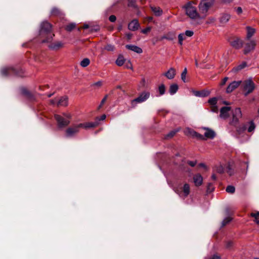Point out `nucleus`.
<instances>
[{
	"label": "nucleus",
	"instance_id": "1",
	"mask_svg": "<svg viewBox=\"0 0 259 259\" xmlns=\"http://www.w3.org/2000/svg\"><path fill=\"white\" fill-rule=\"evenodd\" d=\"M52 25L48 21H43L40 25L39 36L42 43L51 42L54 34L52 33Z\"/></svg>",
	"mask_w": 259,
	"mask_h": 259
},
{
	"label": "nucleus",
	"instance_id": "2",
	"mask_svg": "<svg viewBox=\"0 0 259 259\" xmlns=\"http://www.w3.org/2000/svg\"><path fill=\"white\" fill-rule=\"evenodd\" d=\"M59 128H63L67 126L70 122L71 115L69 113H64L62 115H55Z\"/></svg>",
	"mask_w": 259,
	"mask_h": 259
},
{
	"label": "nucleus",
	"instance_id": "3",
	"mask_svg": "<svg viewBox=\"0 0 259 259\" xmlns=\"http://www.w3.org/2000/svg\"><path fill=\"white\" fill-rule=\"evenodd\" d=\"M175 191L180 197L185 199L190 193V186L189 184L185 183L183 185H179L175 188Z\"/></svg>",
	"mask_w": 259,
	"mask_h": 259
},
{
	"label": "nucleus",
	"instance_id": "4",
	"mask_svg": "<svg viewBox=\"0 0 259 259\" xmlns=\"http://www.w3.org/2000/svg\"><path fill=\"white\" fill-rule=\"evenodd\" d=\"M242 116L240 108H236L232 111V119L229 122L231 125L236 126L239 123V120Z\"/></svg>",
	"mask_w": 259,
	"mask_h": 259
},
{
	"label": "nucleus",
	"instance_id": "5",
	"mask_svg": "<svg viewBox=\"0 0 259 259\" xmlns=\"http://www.w3.org/2000/svg\"><path fill=\"white\" fill-rule=\"evenodd\" d=\"M184 8L185 9L186 14L190 18L195 19L198 16L196 8L193 7L190 3H187Z\"/></svg>",
	"mask_w": 259,
	"mask_h": 259
},
{
	"label": "nucleus",
	"instance_id": "6",
	"mask_svg": "<svg viewBox=\"0 0 259 259\" xmlns=\"http://www.w3.org/2000/svg\"><path fill=\"white\" fill-rule=\"evenodd\" d=\"M213 0H202L199 5V8L200 13L205 14L208 9L213 4Z\"/></svg>",
	"mask_w": 259,
	"mask_h": 259
},
{
	"label": "nucleus",
	"instance_id": "7",
	"mask_svg": "<svg viewBox=\"0 0 259 259\" xmlns=\"http://www.w3.org/2000/svg\"><path fill=\"white\" fill-rule=\"evenodd\" d=\"M84 126L83 123H80L74 125L69 127L66 131V136L67 137H72L79 132V129Z\"/></svg>",
	"mask_w": 259,
	"mask_h": 259
},
{
	"label": "nucleus",
	"instance_id": "8",
	"mask_svg": "<svg viewBox=\"0 0 259 259\" xmlns=\"http://www.w3.org/2000/svg\"><path fill=\"white\" fill-rule=\"evenodd\" d=\"M243 89L246 92L245 93V96L251 93L254 89V84L253 81L250 79L244 81L243 82Z\"/></svg>",
	"mask_w": 259,
	"mask_h": 259
},
{
	"label": "nucleus",
	"instance_id": "9",
	"mask_svg": "<svg viewBox=\"0 0 259 259\" xmlns=\"http://www.w3.org/2000/svg\"><path fill=\"white\" fill-rule=\"evenodd\" d=\"M256 41L254 40H248V41L245 45L244 53L247 54L255 49L256 46Z\"/></svg>",
	"mask_w": 259,
	"mask_h": 259
},
{
	"label": "nucleus",
	"instance_id": "10",
	"mask_svg": "<svg viewBox=\"0 0 259 259\" xmlns=\"http://www.w3.org/2000/svg\"><path fill=\"white\" fill-rule=\"evenodd\" d=\"M146 100V93L143 92L138 98L131 101V106L132 108H135L137 104L144 102Z\"/></svg>",
	"mask_w": 259,
	"mask_h": 259
},
{
	"label": "nucleus",
	"instance_id": "11",
	"mask_svg": "<svg viewBox=\"0 0 259 259\" xmlns=\"http://www.w3.org/2000/svg\"><path fill=\"white\" fill-rule=\"evenodd\" d=\"M17 74L16 69L12 67H5L2 68L1 74L2 76H7L10 73Z\"/></svg>",
	"mask_w": 259,
	"mask_h": 259
},
{
	"label": "nucleus",
	"instance_id": "12",
	"mask_svg": "<svg viewBox=\"0 0 259 259\" xmlns=\"http://www.w3.org/2000/svg\"><path fill=\"white\" fill-rule=\"evenodd\" d=\"M231 110V107H223L220 110V117L223 119H226L229 116V112Z\"/></svg>",
	"mask_w": 259,
	"mask_h": 259
},
{
	"label": "nucleus",
	"instance_id": "13",
	"mask_svg": "<svg viewBox=\"0 0 259 259\" xmlns=\"http://www.w3.org/2000/svg\"><path fill=\"white\" fill-rule=\"evenodd\" d=\"M241 83V81H234L231 82L227 88L226 92L230 93L238 88Z\"/></svg>",
	"mask_w": 259,
	"mask_h": 259
},
{
	"label": "nucleus",
	"instance_id": "14",
	"mask_svg": "<svg viewBox=\"0 0 259 259\" xmlns=\"http://www.w3.org/2000/svg\"><path fill=\"white\" fill-rule=\"evenodd\" d=\"M217 101L218 99L215 97L212 98L208 101V103L211 105V110L213 112H218V108L216 105Z\"/></svg>",
	"mask_w": 259,
	"mask_h": 259
},
{
	"label": "nucleus",
	"instance_id": "15",
	"mask_svg": "<svg viewBox=\"0 0 259 259\" xmlns=\"http://www.w3.org/2000/svg\"><path fill=\"white\" fill-rule=\"evenodd\" d=\"M231 45L233 48L236 49H239L242 48L243 46V41L241 39L237 38L231 42Z\"/></svg>",
	"mask_w": 259,
	"mask_h": 259
},
{
	"label": "nucleus",
	"instance_id": "16",
	"mask_svg": "<svg viewBox=\"0 0 259 259\" xmlns=\"http://www.w3.org/2000/svg\"><path fill=\"white\" fill-rule=\"evenodd\" d=\"M231 15L229 14L223 13L221 15L219 21L222 24H225L229 21Z\"/></svg>",
	"mask_w": 259,
	"mask_h": 259
},
{
	"label": "nucleus",
	"instance_id": "17",
	"mask_svg": "<svg viewBox=\"0 0 259 259\" xmlns=\"http://www.w3.org/2000/svg\"><path fill=\"white\" fill-rule=\"evenodd\" d=\"M63 43L61 41H56L49 45V48L52 50H57L63 47Z\"/></svg>",
	"mask_w": 259,
	"mask_h": 259
},
{
	"label": "nucleus",
	"instance_id": "18",
	"mask_svg": "<svg viewBox=\"0 0 259 259\" xmlns=\"http://www.w3.org/2000/svg\"><path fill=\"white\" fill-rule=\"evenodd\" d=\"M68 98L64 96L58 99L57 102V106H66L68 105Z\"/></svg>",
	"mask_w": 259,
	"mask_h": 259
},
{
	"label": "nucleus",
	"instance_id": "19",
	"mask_svg": "<svg viewBox=\"0 0 259 259\" xmlns=\"http://www.w3.org/2000/svg\"><path fill=\"white\" fill-rule=\"evenodd\" d=\"M193 182L196 186H200L202 185L203 178L200 174H197L193 177Z\"/></svg>",
	"mask_w": 259,
	"mask_h": 259
},
{
	"label": "nucleus",
	"instance_id": "20",
	"mask_svg": "<svg viewBox=\"0 0 259 259\" xmlns=\"http://www.w3.org/2000/svg\"><path fill=\"white\" fill-rule=\"evenodd\" d=\"M139 27V24L137 20H134L131 21L128 25V28L132 31H135Z\"/></svg>",
	"mask_w": 259,
	"mask_h": 259
},
{
	"label": "nucleus",
	"instance_id": "21",
	"mask_svg": "<svg viewBox=\"0 0 259 259\" xmlns=\"http://www.w3.org/2000/svg\"><path fill=\"white\" fill-rule=\"evenodd\" d=\"M164 75L166 76L167 78L172 79L176 75V70L174 68H170L164 74Z\"/></svg>",
	"mask_w": 259,
	"mask_h": 259
},
{
	"label": "nucleus",
	"instance_id": "22",
	"mask_svg": "<svg viewBox=\"0 0 259 259\" xmlns=\"http://www.w3.org/2000/svg\"><path fill=\"white\" fill-rule=\"evenodd\" d=\"M210 93L208 91L203 90L201 91H193V94L196 97H204L208 96Z\"/></svg>",
	"mask_w": 259,
	"mask_h": 259
},
{
	"label": "nucleus",
	"instance_id": "23",
	"mask_svg": "<svg viewBox=\"0 0 259 259\" xmlns=\"http://www.w3.org/2000/svg\"><path fill=\"white\" fill-rule=\"evenodd\" d=\"M125 47L130 50H132L135 52H136L138 54H140L142 52V49H141L140 48L136 46H134V45H127Z\"/></svg>",
	"mask_w": 259,
	"mask_h": 259
},
{
	"label": "nucleus",
	"instance_id": "24",
	"mask_svg": "<svg viewBox=\"0 0 259 259\" xmlns=\"http://www.w3.org/2000/svg\"><path fill=\"white\" fill-rule=\"evenodd\" d=\"M152 12L156 16H160L162 13V10L158 7L150 6Z\"/></svg>",
	"mask_w": 259,
	"mask_h": 259
},
{
	"label": "nucleus",
	"instance_id": "25",
	"mask_svg": "<svg viewBox=\"0 0 259 259\" xmlns=\"http://www.w3.org/2000/svg\"><path fill=\"white\" fill-rule=\"evenodd\" d=\"M247 29V35L246 39L249 40L251 37L255 32V29L250 26L246 27Z\"/></svg>",
	"mask_w": 259,
	"mask_h": 259
},
{
	"label": "nucleus",
	"instance_id": "26",
	"mask_svg": "<svg viewBox=\"0 0 259 259\" xmlns=\"http://www.w3.org/2000/svg\"><path fill=\"white\" fill-rule=\"evenodd\" d=\"M215 136V134L212 130L206 128V131L204 133L205 138L213 139Z\"/></svg>",
	"mask_w": 259,
	"mask_h": 259
},
{
	"label": "nucleus",
	"instance_id": "27",
	"mask_svg": "<svg viewBox=\"0 0 259 259\" xmlns=\"http://www.w3.org/2000/svg\"><path fill=\"white\" fill-rule=\"evenodd\" d=\"M233 163L232 162H228L226 167L227 172L230 175L232 176L234 172L233 169Z\"/></svg>",
	"mask_w": 259,
	"mask_h": 259
},
{
	"label": "nucleus",
	"instance_id": "28",
	"mask_svg": "<svg viewBox=\"0 0 259 259\" xmlns=\"http://www.w3.org/2000/svg\"><path fill=\"white\" fill-rule=\"evenodd\" d=\"M247 66V64L245 62H243L241 64L235 67L232 69V71L234 72H237L241 69L244 68Z\"/></svg>",
	"mask_w": 259,
	"mask_h": 259
},
{
	"label": "nucleus",
	"instance_id": "29",
	"mask_svg": "<svg viewBox=\"0 0 259 259\" xmlns=\"http://www.w3.org/2000/svg\"><path fill=\"white\" fill-rule=\"evenodd\" d=\"M178 85L177 84H172L170 85L169 92L171 95L175 94L178 90Z\"/></svg>",
	"mask_w": 259,
	"mask_h": 259
},
{
	"label": "nucleus",
	"instance_id": "30",
	"mask_svg": "<svg viewBox=\"0 0 259 259\" xmlns=\"http://www.w3.org/2000/svg\"><path fill=\"white\" fill-rule=\"evenodd\" d=\"M84 126L82 127L84 128H89V127H94L97 126L99 124V122L98 121H96L93 122H88L86 123H83Z\"/></svg>",
	"mask_w": 259,
	"mask_h": 259
},
{
	"label": "nucleus",
	"instance_id": "31",
	"mask_svg": "<svg viewBox=\"0 0 259 259\" xmlns=\"http://www.w3.org/2000/svg\"><path fill=\"white\" fill-rule=\"evenodd\" d=\"M247 128L246 125L243 124L237 128L236 132L238 135L242 134Z\"/></svg>",
	"mask_w": 259,
	"mask_h": 259
},
{
	"label": "nucleus",
	"instance_id": "32",
	"mask_svg": "<svg viewBox=\"0 0 259 259\" xmlns=\"http://www.w3.org/2000/svg\"><path fill=\"white\" fill-rule=\"evenodd\" d=\"M90 63V60L88 58L83 59L80 63V65L82 67H85L88 66Z\"/></svg>",
	"mask_w": 259,
	"mask_h": 259
},
{
	"label": "nucleus",
	"instance_id": "33",
	"mask_svg": "<svg viewBox=\"0 0 259 259\" xmlns=\"http://www.w3.org/2000/svg\"><path fill=\"white\" fill-rule=\"evenodd\" d=\"M175 37V35L172 33H168L162 37V38H165L167 40H172Z\"/></svg>",
	"mask_w": 259,
	"mask_h": 259
},
{
	"label": "nucleus",
	"instance_id": "34",
	"mask_svg": "<svg viewBox=\"0 0 259 259\" xmlns=\"http://www.w3.org/2000/svg\"><path fill=\"white\" fill-rule=\"evenodd\" d=\"M177 132V131H170L168 134L165 135L164 136V139H169L171 138H172L176 133Z\"/></svg>",
	"mask_w": 259,
	"mask_h": 259
},
{
	"label": "nucleus",
	"instance_id": "35",
	"mask_svg": "<svg viewBox=\"0 0 259 259\" xmlns=\"http://www.w3.org/2000/svg\"><path fill=\"white\" fill-rule=\"evenodd\" d=\"M124 59H123V57H122V56L118 57V58L117 59V60L116 61V64L119 66H122L124 64Z\"/></svg>",
	"mask_w": 259,
	"mask_h": 259
},
{
	"label": "nucleus",
	"instance_id": "36",
	"mask_svg": "<svg viewBox=\"0 0 259 259\" xmlns=\"http://www.w3.org/2000/svg\"><path fill=\"white\" fill-rule=\"evenodd\" d=\"M187 73V68H185L184 69V70L183 71V72H182L181 75V79L184 82H186L187 81L186 80Z\"/></svg>",
	"mask_w": 259,
	"mask_h": 259
},
{
	"label": "nucleus",
	"instance_id": "37",
	"mask_svg": "<svg viewBox=\"0 0 259 259\" xmlns=\"http://www.w3.org/2000/svg\"><path fill=\"white\" fill-rule=\"evenodd\" d=\"M158 92L160 95H163L165 92V87L163 84H161L158 87Z\"/></svg>",
	"mask_w": 259,
	"mask_h": 259
},
{
	"label": "nucleus",
	"instance_id": "38",
	"mask_svg": "<svg viewBox=\"0 0 259 259\" xmlns=\"http://www.w3.org/2000/svg\"><path fill=\"white\" fill-rule=\"evenodd\" d=\"M215 171L218 173L223 174L224 172L225 169L222 165H220L215 167Z\"/></svg>",
	"mask_w": 259,
	"mask_h": 259
},
{
	"label": "nucleus",
	"instance_id": "39",
	"mask_svg": "<svg viewBox=\"0 0 259 259\" xmlns=\"http://www.w3.org/2000/svg\"><path fill=\"white\" fill-rule=\"evenodd\" d=\"M226 191L229 193L233 194L235 192V188L233 186H228L227 187Z\"/></svg>",
	"mask_w": 259,
	"mask_h": 259
},
{
	"label": "nucleus",
	"instance_id": "40",
	"mask_svg": "<svg viewBox=\"0 0 259 259\" xmlns=\"http://www.w3.org/2000/svg\"><path fill=\"white\" fill-rule=\"evenodd\" d=\"M179 43L182 45L183 44V41L186 39V36L184 33H181L178 36Z\"/></svg>",
	"mask_w": 259,
	"mask_h": 259
},
{
	"label": "nucleus",
	"instance_id": "41",
	"mask_svg": "<svg viewBox=\"0 0 259 259\" xmlns=\"http://www.w3.org/2000/svg\"><path fill=\"white\" fill-rule=\"evenodd\" d=\"M75 23H72L66 26V30L68 31H71L75 27Z\"/></svg>",
	"mask_w": 259,
	"mask_h": 259
},
{
	"label": "nucleus",
	"instance_id": "42",
	"mask_svg": "<svg viewBox=\"0 0 259 259\" xmlns=\"http://www.w3.org/2000/svg\"><path fill=\"white\" fill-rule=\"evenodd\" d=\"M193 136L196 137V138L199 139H201V140H205V138L204 137V136L203 135H202L195 131H193Z\"/></svg>",
	"mask_w": 259,
	"mask_h": 259
},
{
	"label": "nucleus",
	"instance_id": "43",
	"mask_svg": "<svg viewBox=\"0 0 259 259\" xmlns=\"http://www.w3.org/2000/svg\"><path fill=\"white\" fill-rule=\"evenodd\" d=\"M214 190V187L213 186V185L209 183L208 184L207 186V193H211V192H212Z\"/></svg>",
	"mask_w": 259,
	"mask_h": 259
},
{
	"label": "nucleus",
	"instance_id": "44",
	"mask_svg": "<svg viewBox=\"0 0 259 259\" xmlns=\"http://www.w3.org/2000/svg\"><path fill=\"white\" fill-rule=\"evenodd\" d=\"M233 242L232 240H228L226 242V248L227 249L231 248L233 245Z\"/></svg>",
	"mask_w": 259,
	"mask_h": 259
},
{
	"label": "nucleus",
	"instance_id": "45",
	"mask_svg": "<svg viewBox=\"0 0 259 259\" xmlns=\"http://www.w3.org/2000/svg\"><path fill=\"white\" fill-rule=\"evenodd\" d=\"M231 221V218L230 217L226 218L222 223V227H224Z\"/></svg>",
	"mask_w": 259,
	"mask_h": 259
},
{
	"label": "nucleus",
	"instance_id": "46",
	"mask_svg": "<svg viewBox=\"0 0 259 259\" xmlns=\"http://www.w3.org/2000/svg\"><path fill=\"white\" fill-rule=\"evenodd\" d=\"M114 46L111 44L107 45L105 48V49L108 51H113L114 50Z\"/></svg>",
	"mask_w": 259,
	"mask_h": 259
},
{
	"label": "nucleus",
	"instance_id": "47",
	"mask_svg": "<svg viewBox=\"0 0 259 259\" xmlns=\"http://www.w3.org/2000/svg\"><path fill=\"white\" fill-rule=\"evenodd\" d=\"M255 128V125L254 123L253 122V121H251L250 122V125L249 127L248 128L247 130L248 132H251L253 131H254Z\"/></svg>",
	"mask_w": 259,
	"mask_h": 259
},
{
	"label": "nucleus",
	"instance_id": "48",
	"mask_svg": "<svg viewBox=\"0 0 259 259\" xmlns=\"http://www.w3.org/2000/svg\"><path fill=\"white\" fill-rule=\"evenodd\" d=\"M107 97L108 96L107 95H106L104 98L102 100L101 102V103L99 105V107H98V109H100L103 105L105 103V102H106L107 99Z\"/></svg>",
	"mask_w": 259,
	"mask_h": 259
},
{
	"label": "nucleus",
	"instance_id": "49",
	"mask_svg": "<svg viewBox=\"0 0 259 259\" xmlns=\"http://www.w3.org/2000/svg\"><path fill=\"white\" fill-rule=\"evenodd\" d=\"M194 34V32L193 31L191 30H186L185 33V35L189 37L192 36Z\"/></svg>",
	"mask_w": 259,
	"mask_h": 259
},
{
	"label": "nucleus",
	"instance_id": "50",
	"mask_svg": "<svg viewBox=\"0 0 259 259\" xmlns=\"http://www.w3.org/2000/svg\"><path fill=\"white\" fill-rule=\"evenodd\" d=\"M59 13H60L59 10L58 9L55 8H53L51 11V13L53 15H58L59 14Z\"/></svg>",
	"mask_w": 259,
	"mask_h": 259
},
{
	"label": "nucleus",
	"instance_id": "51",
	"mask_svg": "<svg viewBox=\"0 0 259 259\" xmlns=\"http://www.w3.org/2000/svg\"><path fill=\"white\" fill-rule=\"evenodd\" d=\"M58 99H52L50 101V104L53 105H56L57 106V102Z\"/></svg>",
	"mask_w": 259,
	"mask_h": 259
},
{
	"label": "nucleus",
	"instance_id": "52",
	"mask_svg": "<svg viewBox=\"0 0 259 259\" xmlns=\"http://www.w3.org/2000/svg\"><path fill=\"white\" fill-rule=\"evenodd\" d=\"M106 117V115L103 114L100 117H97L96 119V121H98V122L99 123L100 121L105 120Z\"/></svg>",
	"mask_w": 259,
	"mask_h": 259
},
{
	"label": "nucleus",
	"instance_id": "53",
	"mask_svg": "<svg viewBox=\"0 0 259 259\" xmlns=\"http://www.w3.org/2000/svg\"><path fill=\"white\" fill-rule=\"evenodd\" d=\"M187 163L192 167H194L196 164V161H188Z\"/></svg>",
	"mask_w": 259,
	"mask_h": 259
},
{
	"label": "nucleus",
	"instance_id": "54",
	"mask_svg": "<svg viewBox=\"0 0 259 259\" xmlns=\"http://www.w3.org/2000/svg\"><path fill=\"white\" fill-rule=\"evenodd\" d=\"M250 215L251 217L254 218L255 219H257L259 217V211H257L255 213H251Z\"/></svg>",
	"mask_w": 259,
	"mask_h": 259
},
{
	"label": "nucleus",
	"instance_id": "55",
	"mask_svg": "<svg viewBox=\"0 0 259 259\" xmlns=\"http://www.w3.org/2000/svg\"><path fill=\"white\" fill-rule=\"evenodd\" d=\"M21 93L24 95H28L29 94L28 91L24 88H23L21 90Z\"/></svg>",
	"mask_w": 259,
	"mask_h": 259
},
{
	"label": "nucleus",
	"instance_id": "56",
	"mask_svg": "<svg viewBox=\"0 0 259 259\" xmlns=\"http://www.w3.org/2000/svg\"><path fill=\"white\" fill-rule=\"evenodd\" d=\"M109 19L111 22H114L116 21V16L114 15H111L109 17Z\"/></svg>",
	"mask_w": 259,
	"mask_h": 259
},
{
	"label": "nucleus",
	"instance_id": "57",
	"mask_svg": "<svg viewBox=\"0 0 259 259\" xmlns=\"http://www.w3.org/2000/svg\"><path fill=\"white\" fill-rule=\"evenodd\" d=\"M205 259H221V257L220 256L214 254L213 256H212L211 257H210L209 258H206Z\"/></svg>",
	"mask_w": 259,
	"mask_h": 259
},
{
	"label": "nucleus",
	"instance_id": "58",
	"mask_svg": "<svg viewBox=\"0 0 259 259\" xmlns=\"http://www.w3.org/2000/svg\"><path fill=\"white\" fill-rule=\"evenodd\" d=\"M236 12L238 14H241L242 13V9L241 7H239L236 8Z\"/></svg>",
	"mask_w": 259,
	"mask_h": 259
},
{
	"label": "nucleus",
	"instance_id": "59",
	"mask_svg": "<svg viewBox=\"0 0 259 259\" xmlns=\"http://www.w3.org/2000/svg\"><path fill=\"white\" fill-rule=\"evenodd\" d=\"M233 0H222L221 3L223 4H228L231 3Z\"/></svg>",
	"mask_w": 259,
	"mask_h": 259
},
{
	"label": "nucleus",
	"instance_id": "60",
	"mask_svg": "<svg viewBox=\"0 0 259 259\" xmlns=\"http://www.w3.org/2000/svg\"><path fill=\"white\" fill-rule=\"evenodd\" d=\"M128 6L131 7H134L135 6V2L134 0H128Z\"/></svg>",
	"mask_w": 259,
	"mask_h": 259
},
{
	"label": "nucleus",
	"instance_id": "61",
	"mask_svg": "<svg viewBox=\"0 0 259 259\" xmlns=\"http://www.w3.org/2000/svg\"><path fill=\"white\" fill-rule=\"evenodd\" d=\"M228 79V77H225V78H224L222 82L221 83V85H224L226 83V82H227Z\"/></svg>",
	"mask_w": 259,
	"mask_h": 259
},
{
	"label": "nucleus",
	"instance_id": "62",
	"mask_svg": "<svg viewBox=\"0 0 259 259\" xmlns=\"http://www.w3.org/2000/svg\"><path fill=\"white\" fill-rule=\"evenodd\" d=\"M102 84V82L101 81H98L96 82H95L94 85H96V86H98V87H100L101 86Z\"/></svg>",
	"mask_w": 259,
	"mask_h": 259
},
{
	"label": "nucleus",
	"instance_id": "63",
	"mask_svg": "<svg viewBox=\"0 0 259 259\" xmlns=\"http://www.w3.org/2000/svg\"><path fill=\"white\" fill-rule=\"evenodd\" d=\"M126 36L128 39H131V38L132 37V34L130 33H126Z\"/></svg>",
	"mask_w": 259,
	"mask_h": 259
},
{
	"label": "nucleus",
	"instance_id": "64",
	"mask_svg": "<svg viewBox=\"0 0 259 259\" xmlns=\"http://www.w3.org/2000/svg\"><path fill=\"white\" fill-rule=\"evenodd\" d=\"M153 20V18L152 17H147V22H151Z\"/></svg>",
	"mask_w": 259,
	"mask_h": 259
}]
</instances>
